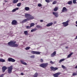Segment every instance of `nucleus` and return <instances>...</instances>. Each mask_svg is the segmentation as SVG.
<instances>
[{"instance_id":"nucleus-1","label":"nucleus","mask_w":77,"mask_h":77,"mask_svg":"<svg viewBox=\"0 0 77 77\" xmlns=\"http://www.w3.org/2000/svg\"><path fill=\"white\" fill-rule=\"evenodd\" d=\"M25 17L27 19H24L22 21L21 23H26V21H29L31 20H33V19L34 18V17L33 16L31 15V14H25Z\"/></svg>"},{"instance_id":"nucleus-2","label":"nucleus","mask_w":77,"mask_h":77,"mask_svg":"<svg viewBox=\"0 0 77 77\" xmlns=\"http://www.w3.org/2000/svg\"><path fill=\"white\" fill-rule=\"evenodd\" d=\"M17 43V42L14 40H12L8 43V45L10 47H17L18 45L15 44Z\"/></svg>"},{"instance_id":"nucleus-3","label":"nucleus","mask_w":77,"mask_h":77,"mask_svg":"<svg viewBox=\"0 0 77 77\" xmlns=\"http://www.w3.org/2000/svg\"><path fill=\"white\" fill-rule=\"evenodd\" d=\"M13 69V66H11L8 67V74H11L12 73V71Z\"/></svg>"},{"instance_id":"nucleus-4","label":"nucleus","mask_w":77,"mask_h":77,"mask_svg":"<svg viewBox=\"0 0 77 77\" xmlns=\"http://www.w3.org/2000/svg\"><path fill=\"white\" fill-rule=\"evenodd\" d=\"M48 64L47 63H43L39 65V66L40 67H42V68H46L48 66Z\"/></svg>"},{"instance_id":"nucleus-5","label":"nucleus","mask_w":77,"mask_h":77,"mask_svg":"<svg viewBox=\"0 0 77 77\" xmlns=\"http://www.w3.org/2000/svg\"><path fill=\"white\" fill-rule=\"evenodd\" d=\"M69 23V21L67 20L65 22H64L62 23V24L63 25L64 27H65L68 26V23Z\"/></svg>"},{"instance_id":"nucleus-6","label":"nucleus","mask_w":77,"mask_h":77,"mask_svg":"<svg viewBox=\"0 0 77 77\" xmlns=\"http://www.w3.org/2000/svg\"><path fill=\"white\" fill-rule=\"evenodd\" d=\"M8 62H15V60L11 57L8 58Z\"/></svg>"},{"instance_id":"nucleus-7","label":"nucleus","mask_w":77,"mask_h":77,"mask_svg":"<svg viewBox=\"0 0 77 77\" xmlns=\"http://www.w3.org/2000/svg\"><path fill=\"white\" fill-rule=\"evenodd\" d=\"M31 53H32L33 54H40V52L35 51H32L31 52Z\"/></svg>"},{"instance_id":"nucleus-8","label":"nucleus","mask_w":77,"mask_h":77,"mask_svg":"<svg viewBox=\"0 0 77 77\" xmlns=\"http://www.w3.org/2000/svg\"><path fill=\"white\" fill-rule=\"evenodd\" d=\"M50 68H51V70L52 71H56V70H57L58 69V67H54L53 66H51L50 67Z\"/></svg>"},{"instance_id":"nucleus-9","label":"nucleus","mask_w":77,"mask_h":77,"mask_svg":"<svg viewBox=\"0 0 77 77\" xmlns=\"http://www.w3.org/2000/svg\"><path fill=\"white\" fill-rule=\"evenodd\" d=\"M12 25H14L16 26L17 24V21L15 20H13L11 22Z\"/></svg>"},{"instance_id":"nucleus-10","label":"nucleus","mask_w":77,"mask_h":77,"mask_svg":"<svg viewBox=\"0 0 77 77\" xmlns=\"http://www.w3.org/2000/svg\"><path fill=\"white\" fill-rule=\"evenodd\" d=\"M60 74H61V72H58L54 74L53 75L54 77H58V76H59V75H60Z\"/></svg>"},{"instance_id":"nucleus-11","label":"nucleus","mask_w":77,"mask_h":77,"mask_svg":"<svg viewBox=\"0 0 77 77\" xmlns=\"http://www.w3.org/2000/svg\"><path fill=\"white\" fill-rule=\"evenodd\" d=\"M52 14L55 16V17L57 18L59 17V14H58V13L57 12H53Z\"/></svg>"},{"instance_id":"nucleus-12","label":"nucleus","mask_w":77,"mask_h":77,"mask_svg":"<svg viewBox=\"0 0 77 77\" xmlns=\"http://www.w3.org/2000/svg\"><path fill=\"white\" fill-rule=\"evenodd\" d=\"M7 67L6 66H3L2 67V70L3 72H4L6 71V69H7Z\"/></svg>"},{"instance_id":"nucleus-13","label":"nucleus","mask_w":77,"mask_h":77,"mask_svg":"<svg viewBox=\"0 0 77 77\" xmlns=\"http://www.w3.org/2000/svg\"><path fill=\"white\" fill-rule=\"evenodd\" d=\"M56 51H54L51 54V57H54V56H56Z\"/></svg>"},{"instance_id":"nucleus-14","label":"nucleus","mask_w":77,"mask_h":77,"mask_svg":"<svg viewBox=\"0 0 77 77\" xmlns=\"http://www.w3.org/2000/svg\"><path fill=\"white\" fill-rule=\"evenodd\" d=\"M67 9L65 7H63V9L62 11V12H66L67 11Z\"/></svg>"},{"instance_id":"nucleus-15","label":"nucleus","mask_w":77,"mask_h":77,"mask_svg":"<svg viewBox=\"0 0 77 77\" xmlns=\"http://www.w3.org/2000/svg\"><path fill=\"white\" fill-rule=\"evenodd\" d=\"M20 62L22 64H23V65H27V63H26V62H24L23 60H20Z\"/></svg>"},{"instance_id":"nucleus-16","label":"nucleus","mask_w":77,"mask_h":77,"mask_svg":"<svg viewBox=\"0 0 77 77\" xmlns=\"http://www.w3.org/2000/svg\"><path fill=\"white\" fill-rule=\"evenodd\" d=\"M52 25H53V23L51 22L47 24L46 26L47 27H49L51 26H52Z\"/></svg>"},{"instance_id":"nucleus-17","label":"nucleus","mask_w":77,"mask_h":77,"mask_svg":"<svg viewBox=\"0 0 77 77\" xmlns=\"http://www.w3.org/2000/svg\"><path fill=\"white\" fill-rule=\"evenodd\" d=\"M18 9H19V8H15L12 11V12H14L18 10Z\"/></svg>"},{"instance_id":"nucleus-18","label":"nucleus","mask_w":77,"mask_h":77,"mask_svg":"<svg viewBox=\"0 0 77 77\" xmlns=\"http://www.w3.org/2000/svg\"><path fill=\"white\" fill-rule=\"evenodd\" d=\"M5 60L2 58L0 59V62H5Z\"/></svg>"},{"instance_id":"nucleus-19","label":"nucleus","mask_w":77,"mask_h":77,"mask_svg":"<svg viewBox=\"0 0 77 77\" xmlns=\"http://www.w3.org/2000/svg\"><path fill=\"white\" fill-rule=\"evenodd\" d=\"M35 25V23H32L30 24V27H33Z\"/></svg>"},{"instance_id":"nucleus-20","label":"nucleus","mask_w":77,"mask_h":77,"mask_svg":"<svg viewBox=\"0 0 77 77\" xmlns=\"http://www.w3.org/2000/svg\"><path fill=\"white\" fill-rule=\"evenodd\" d=\"M18 2V0H13V3L14 4L15 3H17Z\"/></svg>"},{"instance_id":"nucleus-21","label":"nucleus","mask_w":77,"mask_h":77,"mask_svg":"<svg viewBox=\"0 0 77 77\" xmlns=\"http://www.w3.org/2000/svg\"><path fill=\"white\" fill-rule=\"evenodd\" d=\"M37 30V29L36 28H34V29H32L31 30V32H35V31H36Z\"/></svg>"},{"instance_id":"nucleus-22","label":"nucleus","mask_w":77,"mask_h":77,"mask_svg":"<svg viewBox=\"0 0 77 77\" xmlns=\"http://www.w3.org/2000/svg\"><path fill=\"white\" fill-rule=\"evenodd\" d=\"M25 9L26 11H29L30 8H29V7H26L25 8Z\"/></svg>"},{"instance_id":"nucleus-23","label":"nucleus","mask_w":77,"mask_h":77,"mask_svg":"<svg viewBox=\"0 0 77 77\" xmlns=\"http://www.w3.org/2000/svg\"><path fill=\"white\" fill-rule=\"evenodd\" d=\"M73 54V53L72 52L71 53H70L67 56V58H69V57H71V55Z\"/></svg>"},{"instance_id":"nucleus-24","label":"nucleus","mask_w":77,"mask_h":77,"mask_svg":"<svg viewBox=\"0 0 77 77\" xmlns=\"http://www.w3.org/2000/svg\"><path fill=\"white\" fill-rule=\"evenodd\" d=\"M38 75V73L36 72L35 73L34 75V77H37Z\"/></svg>"},{"instance_id":"nucleus-25","label":"nucleus","mask_w":77,"mask_h":77,"mask_svg":"<svg viewBox=\"0 0 77 77\" xmlns=\"http://www.w3.org/2000/svg\"><path fill=\"white\" fill-rule=\"evenodd\" d=\"M57 9H58V8H57V7H56L54 9V11L55 12H56V11H57Z\"/></svg>"},{"instance_id":"nucleus-26","label":"nucleus","mask_w":77,"mask_h":77,"mask_svg":"<svg viewBox=\"0 0 77 77\" xmlns=\"http://www.w3.org/2000/svg\"><path fill=\"white\" fill-rule=\"evenodd\" d=\"M24 33L25 35H27V34H28V32H27V31H24Z\"/></svg>"},{"instance_id":"nucleus-27","label":"nucleus","mask_w":77,"mask_h":77,"mask_svg":"<svg viewBox=\"0 0 77 77\" xmlns=\"http://www.w3.org/2000/svg\"><path fill=\"white\" fill-rule=\"evenodd\" d=\"M65 60V59L63 58L62 59H61L59 61V63H61L62 62H63V61H64V60Z\"/></svg>"},{"instance_id":"nucleus-28","label":"nucleus","mask_w":77,"mask_h":77,"mask_svg":"<svg viewBox=\"0 0 77 77\" xmlns=\"http://www.w3.org/2000/svg\"><path fill=\"white\" fill-rule=\"evenodd\" d=\"M72 1H68L67 2V3L68 4V5H71V4H72Z\"/></svg>"},{"instance_id":"nucleus-29","label":"nucleus","mask_w":77,"mask_h":77,"mask_svg":"<svg viewBox=\"0 0 77 77\" xmlns=\"http://www.w3.org/2000/svg\"><path fill=\"white\" fill-rule=\"evenodd\" d=\"M52 0H45V1L47 3H50V1L52 2Z\"/></svg>"},{"instance_id":"nucleus-30","label":"nucleus","mask_w":77,"mask_h":77,"mask_svg":"<svg viewBox=\"0 0 77 77\" xmlns=\"http://www.w3.org/2000/svg\"><path fill=\"white\" fill-rule=\"evenodd\" d=\"M30 48V47H27L25 49L26 50H29Z\"/></svg>"},{"instance_id":"nucleus-31","label":"nucleus","mask_w":77,"mask_h":77,"mask_svg":"<svg viewBox=\"0 0 77 77\" xmlns=\"http://www.w3.org/2000/svg\"><path fill=\"white\" fill-rule=\"evenodd\" d=\"M21 4L20 3H19L17 4V6L18 7H20V6H21Z\"/></svg>"},{"instance_id":"nucleus-32","label":"nucleus","mask_w":77,"mask_h":77,"mask_svg":"<svg viewBox=\"0 0 77 77\" xmlns=\"http://www.w3.org/2000/svg\"><path fill=\"white\" fill-rule=\"evenodd\" d=\"M77 75V74L76 72H73L72 73V75L73 76H75V75Z\"/></svg>"},{"instance_id":"nucleus-33","label":"nucleus","mask_w":77,"mask_h":77,"mask_svg":"<svg viewBox=\"0 0 77 77\" xmlns=\"http://www.w3.org/2000/svg\"><path fill=\"white\" fill-rule=\"evenodd\" d=\"M77 0H73V3L74 4H75L76 3V1Z\"/></svg>"},{"instance_id":"nucleus-34","label":"nucleus","mask_w":77,"mask_h":77,"mask_svg":"<svg viewBox=\"0 0 77 77\" xmlns=\"http://www.w3.org/2000/svg\"><path fill=\"white\" fill-rule=\"evenodd\" d=\"M36 27L37 28H41V26L39 25H37L36 26Z\"/></svg>"},{"instance_id":"nucleus-35","label":"nucleus","mask_w":77,"mask_h":77,"mask_svg":"<svg viewBox=\"0 0 77 77\" xmlns=\"http://www.w3.org/2000/svg\"><path fill=\"white\" fill-rule=\"evenodd\" d=\"M40 62H41V63H43V62H44V61L43 60V59H41L40 60Z\"/></svg>"},{"instance_id":"nucleus-36","label":"nucleus","mask_w":77,"mask_h":77,"mask_svg":"<svg viewBox=\"0 0 77 77\" xmlns=\"http://www.w3.org/2000/svg\"><path fill=\"white\" fill-rule=\"evenodd\" d=\"M57 3V2H56V1H54V2H53L52 4H53V5H54V4H56Z\"/></svg>"},{"instance_id":"nucleus-37","label":"nucleus","mask_w":77,"mask_h":77,"mask_svg":"<svg viewBox=\"0 0 77 77\" xmlns=\"http://www.w3.org/2000/svg\"><path fill=\"white\" fill-rule=\"evenodd\" d=\"M30 57L31 58H32V59H34L35 58V55H32V56H31Z\"/></svg>"},{"instance_id":"nucleus-38","label":"nucleus","mask_w":77,"mask_h":77,"mask_svg":"<svg viewBox=\"0 0 77 77\" xmlns=\"http://www.w3.org/2000/svg\"><path fill=\"white\" fill-rule=\"evenodd\" d=\"M30 26H26V29H30Z\"/></svg>"},{"instance_id":"nucleus-39","label":"nucleus","mask_w":77,"mask_h":77,"mask_svg":"<svg viewBox=\"0 0 77 77\" xmlns=\"http://www.w3.org/2000/svg\"><path fill=\"white\" fill-rule=\"evenodd\" d=\"M62 67L63 68V69H66V67H65V66H64L62 65Z\"/></svg>"},{"instance_id":"nucleus-40","label":"nucleus","mask_w":77,"mask_h":77,"mask_svg":"<svg viewBox=\"0 0 77 77\" xmlns=\"http://www.w3.org/2000/svg\"><path fill=\"white\" fill-rule=\"evenodd\" d=\"M42 5L41 4L39 3L38 4V6H39V7H41L42 6Z\"/></svg>"},{"instance_id":"nucleus-41","label":"nucleus","mask_w":77,"mask_h":77,"mask_svg":"<svg viewBox=\"0 0 77 77\" xmlns=\"http://www.w3.org/2000/svg\"><path fill=\"white\" fill-rule=\"evenodd\" d=\"M50 63H51V64H54V62H53L52 61H50Z\"/></svg>"},{"instance_id":"nucleus-42","label":"nucleus","mask_w":77,"mask_h":77,"mask_svg":"<svg viewBox=\"0 0 77 77\" xmlns=\"http://www.w3.org/2000/svg\"><path fill=\"white\" fill-rule=\"evenodd\" d=\"M3 75H4L3 74H2L0 75V77H2Z\"/></svg>"},{"instance_id":"nucleus-43","label":"nucleus","mask_w":77,"mask_h":77,"mask_svg":"<svg viewBox=\"0 0 77 77\" xmlns=\"http://www.w3.org/2000/svg\"><path fill=\"white\" fill-rule=\"evenodd\" d=\"M21 74L22 75H24V73H21Z\"/></svg>"},{"instance_id":"nucleus-44","label":"nucleus","mask_w":77,"mask_h":77,"mask_svg":"<svg viewBox=\"0 0 77 77\" xmlns=\"http://www.w3.org/2000/svg\"><path fill=\"white\" fill-rule=\"evenodd\" d=\"M40 22H43V20H40Z\"/></svg>"},{"instance_id":"nucleus-45","label":"nucleus","mask_w":77,"mask_h":77,"mask_svg":"<svg viewBox=\"0 0 77 77\" xmlns=\"http://www.w3.org/2000/svg\"><path fill=\"white\" fill-rule=\"evenodd\" d=\"M77 39V35L76 36V37L75 38V39Z\"/></svg>"},{"instance_id":"nucleus-46","label":"nucleus","mask_w":77,"mask_h":77,"mask_svg":"<svg viewBox=\"0 0 77 77\" xmlns=\"http://www.w3.org/2000/svg\"><path fill=\"white\" fill-rule=\"evenodd\" d=\"M68 48V47L66 46V48Z\"/></svg>"},{"instance_id":"nucleus-47","label":"nucleus","mask_w":77,"mask_h":77,"mask_svg":"<svg viewBox=\"0 0 77 77\" xmlns=\"http://www.w3.org/2000/svg\"><path fill=\"white\" fill-rule=\"evenodd\" d=\"M5 3H6V2H7V1H6V0H5Z\"/></svg>"},{"instance_id":"nucleus-48","label":"nucleus","mask_w":77,"mask_h":77,"mask_svg":"<svg viewBox=\"0 0 77 77\" xmlns=\"http://www.w3.org/2000/svg\"><path fill=\"white\" fill-rule=\"evenodd\" d=\"M76 24H77V21L75 22Z\"/></svg>"},{"instance_id":"nucleus-49","label":"nucleus","mask_w":77,"mask_h":77,"mask_svg":"<svg viewBox=\"0 0 77 77\" xmlns=\"http://www.w3.org/2000/svg\"><path fill=\"white\" fill-rule=\"evenodd\" d=\"M75 26H76V27H77V25H75Z\"/></svg>"},{"instance_id":"nucleus-50","label":"nucleus","mask_w":77,"mask_h":77,"mask_svg":"<svg viewBox=\"0 0 77 77\" xmlns=\"http://www.w3.org/2000/svg\"><path fill=\"white\" fill-rule=\"evenodd\" d=\"M24 0H21L22 1H23Z\"/></svg>"}]
</instances>
